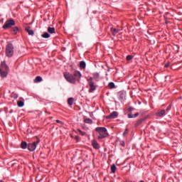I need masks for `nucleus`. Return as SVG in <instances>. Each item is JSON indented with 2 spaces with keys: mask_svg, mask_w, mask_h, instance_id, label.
I'll use <instances>...</instances> for the list:
<instances>
[{
  "mask_svg": "<svg viewBox=\"0 0 182 182\" xmlns=\"http://www.w3.org/2000/svg\"><path fill=\"white\" fill-rule=\"evenodd\" d=\"M95 132H97L98 140L109 137V133L107 132V129H106V127H98L95 128Z\"/></svg>",
  "mask_w": 182,
  "mask_h": 182,
  "instance_id": "f257e3e1",
  "label": "nucleus"
},
{
  "mask_svg": "<svg viewBox=\"0 0 182 182\" xmlns=\"http://www.w3.org/2000/svg\"><path fill=\"white\" fill-rule=\"evenodd\" d=\"M8 72H9V67H8V65H6L5 61L1 62L0 66L1 77H6V76H8Z\"/></svg>",
  "mask_w": 182,
  "mask_h": 182,
  "instance_id": "f03ea898",
  "label": "nucleus"
},
{
  "mask_svg": "<svg viewBox=\"0 0 182 182\" xmlns=\"http://www.w3.org/2000/svg\"><path fill=\"white\" fill-rule=\"evenodd\" d=\"M87 82L90 86V89L88 90L89 93H93L96 89H97V85H96V82H95V80H93V77H90L87 80Z\"/></svg>",
  "mask_w": 182,
  "mask_h": 182,
  "instance_id": "7ed1b4c3",
  "label": "nucleus"
},
{
  "mask_svg": "<svg viewBox=\"0 0 182 182\" xmlns=\"http://www.w3.org/2000/svg\"><path fill=\"white\" fill-rule=\"evenodd\" d=\"M14 44L9 43L6 46V56L7 58H12L14 56Z\"/></svg>",
  "mask_w": 182,
  "mask_h": 182,
  "instance_id": "20e7f679",
  "label": "nucleus"
},
{
  "mask_svg": "<svg viewBox=\"0 0 182 182\" xmlns=\"http://www.w3.org/2000/svg\"><path fill=\"white\" fill-rule=\"evenodd\" d=\"M63 76L69 83H76V78L75 76H73V75L70 74V73H64Z\"/></svg>",
  "mask_w": 182,
  "mask_h": 182,
  "instance_id": "39448f33",
  "label": "nucleus"
},
{
  "mask_svg": "<svg viewBox=\"0 0 182 182\" xmlns=\"http://www.w3.org/2000/svg\"><path fill=\"white\" fill-rule=\"evenodd\" d=\"M39 143H41L40 139H37L36 141H34L33 143H29L28 144V150H29V151H35V150H36V147L38 146Z\"/></svg>",
  "mask_w": 182,
  "mask_h": 182,
  "instance_id": "423d86ee",
  "label": "nucleus"
},
{
  "mask_svg": "<svg viewBox=\"0 0 182 182\" xmlns=\"http://www.w3.org/2000/svg\"><path fill=\"white\" fill-rule=\"evenodd\" d=\"M15 21L14 19L7 20L3 26V29H8L14 26Z\"/></svg>",
  "mask_w": 182,
  "mask_h": 182,
  "instance_id": "0eeeda50",
  "label": "nucleus"
},
{
  "mask_svg": "<svg viewBox=\"0 0 182 182\" xmlns=\"http://www.w3.org/2000/svg\"><path fill=\"white\" fill-rule=\"evenodd\" d=\"M119 117V112L114 111L109 115L107 116L106 119H116Z\"/></svg>",
  "mask_w": 182,
  "mask_h": 182,
  "instance_id": "6e6552de",
  "label": "nucleus"
},
{
  "mask_svg": "<svg viewBox=\"0 0 182 182\" xmlns=\"http://www.w3.org/2000/svg\"><path fill=\"white\" fill-rule=\"evenodd\" d=\"M146 120V118H141L136 121V122L134 124L135 127H139V126H141V124H143L144 122Z\"/></svg>",
  "mask_w": 182,
  "mask_h": 182,
  "instance_id": "1a4fd4ad",
  "label": "nucleus"
},
{
  "mask_svg": "<svg viewBox=\"0 0 182 182\" xmlns=\"http://www.w3.org/2000/svg\"><path fill=\"white\" fill-rule=\"evenodd\" d=\"M92 146L94 147L96 150H99L100 149V145H99V143H97V141L96 139H93L92 141Z\"/></svg>",
  "mask_w": 182,
  "mask_h": 182,
  "instance_id": "9d476101",
  "label": "nucleus"
},
{
  "mask_svg": "<svg viewBox=\"0 0 182 182\" xmlns=\"http://www.w3.org/2000/svg\"><path fill=\"white\" fill-rule=\"evenodd\" d=\"M74 77L75 78V80H79L80 77H82V74L80 73V71L75 70L74 72Z\"/></svg>",
  "mask_w": 182,
  "mask_h": 182,
  "instance_id": "9b49d317",
  "label": "nucleus"
},
{
  "mask_svg": "<svg viewBox=\"0 0 182 182\" xmlns=\"http://www.w3.org/2000/svg\"><path fill=\"white\" fill-rule=\"evenodd\" d=\"M111 32H112V35L113 36H116V35H117V33H119V32H120V29L119 28H111Z\"/></svg>",
  "mask_w": 182,
  "mask_h": 182,
  "instance_id": "f8f14e48",
  "label": "nucleus"
},
{
  "mask_svg": "<svg viewBox=\"0 0 182 182\" xmlns=\"http://www.w3.org/2000/svg\"><path fill=\"white\" fill-rule=\"evenodd\" d=\"M164 114H166V110H164V109H162L156 113V116L157 117H163V116H164Z\"/></svg>",
  "mask_w": 182,
  "mask_h": 182,
  "instance_id": "ddd939ff",
  "label": "nucleus"
},
{
  "mask_svg": "<svg viewBox=\"0 0 182 182\" xmlns=\"http://www.w3.org/2000/svg\"><path fill=\"white\" fill-rule=\"evenodd\" d=\"M26 32H28V35H31V36H33L35 35V32L31 29V26H27L26 28Z\"/></svg>",
  "mask_w": 182,
  "mask_h": 182,
  "instance_id": "4468645a",
  "label": "nucleus"
},
{
  "mask_svg": "<svg viewBox=\"0 0 182 182\" xmlns=\"http://www.w3.org/2000/svg\"><path fill=\"white\" fill-rule=\"evenodd\" d=\"M139 114H140L139 112H136L134 114L129 113V114H128V119H134L136 117H138V116H139Z\"/></svg>",
  "mask_w": 182,
  "mask_h": 182,
  "instance_id": "2eb2a0df",
  "label": "nucleus"
},
{
  "mask_svg": "<svg viewBox=\"0 0 182 182\" xmlns=\"http://www.w3.org/2000/svg\"><path fill=\"white\" fill-rule=\"evenodd\" d=\"M48 33H56V30L53 27H48Z\"/></svg>",
  "mask_w": 182,
  "mask_h": 182,
  "instance_id": "dca6fc26",
  "label": "nucleus"
},
{
  "mask_svg": "<svg viewBox=\"0 0 182 182\" xmlns=\"http://www.w3.org/2000/svg\"><path fill=\"white\" fill-rule=\"evenodd\" d=\"M93 76V80L95 79V80H99V77H100V74H99V73H94L92 74Z\"/></svg>",
  "mask_w": 182,
  "mask_h": 182,
  "instance_id": "f3484780",
  "label": "nucleus"
},
{
  "mask_svg": "<svg viewBox=\"0 0 182 182\" xmlns=\"http://www.w3.org/2000/svg\"><path fill=\"white\" fill-rule=\"evenodd\" d=\"M19 31V28L18 26H15L12 28L11 32L14 34L16 35Z\"/></svg>",
  "mask_w": 182,
  "mask_h": 182,
  "instance_id": "a211bd4d",
  "label": "nucleus"
},
{
  "mask_svg": "<svg viewBox=\"0 0 182 182\" xmlns=\"http://www.w3.org/2000/svg\"><path fill=\"white\" fill-rule=\"evenodd\" d=\"M41 36L44 39H48V38H50V34H49V33H48V32H45L44 33L42 34Z\"/></svg>",
  "mask_w": 182,
  "mask_h": 182,
  "instance_id": "6ab92c4d",
  "label": "nucleus"
},
{
  "mask_svg": "<svg viewBox=\"0 0 182 182\" xmlns=\"http://www.w3.org/2000/svg\"><path fill=\"white\" fill-rule=\"evenodd\" d=\"M116 170H117V168L116 167V165L115 164H112L111 166V173L114 174V173H116Z\"/></svg>",
  "mask_w": 182,
  "mask_h": 182,
  "instance_id": "aec40b11",
  "label": "nucleus"
},
{
  "mask_svg": "<svg viewBox=\"0 0 182 182\" xmlns=\"http://www.w3.org/2000/svg\"><path fill=\"white\" fill-rule=\"evenodd\" d=\"M42 81V77L41 76H37L35 80H34V83H39L40 82Z\"/></svg>",
  "mask_w": 182,
  "mask_h": 182,
  "instance_id": "412c9836",
  "label": "nucleus"
},
{
  "mask_svg": "<svg viewBox=\"0 0 182 182\" xmlns=\"http://www.w3.org/2000/svg\"><path fill=\"white\" fill-rule=\"evenodd\" d=\"M21 146V149H28V143H26V141H22Z\"/></svg>",
  "mask_w": 182,
  "mask_h": 182,
  "instance_id": "4be33fe9",
  "label": "nucleus"
},
{
  "mask_svg": "<svg viewBox=\"0 0 182 182\" xmlns=\"http://www.w3.org/2000/svg\"><path fill=\"white\" fill-rule=\"evenodd\" d=\"M80 69H85L86 68V63L85 61H81L80 63Z\"/></svg>",
  "mask_w": 182,
  "mask_h": 182,
  "instance_id": "5701e85b",
  "label": "nucleus"
},
{
  "mask_svg": "<svg viewBox=\"0 0 182 182\" xmlns=\"http://www.w3.org/2000/svg\"><path fill=\"white\" fill-rule=\"evenodd\" d=\"M73 102H75V99H73V97H70L68 100V103L70 106H72V105H73Z\"/></svg>",
  "mask_w": 182,
  "mask_h": 182,
  "instance_id": "b1692460",
  "label": "nucleus"
},
{
  "mask_svg": "<svg viewBox=\"0 0 182 182\" xmlns=\"http://www.w3.org/2000/svg\"><path fill=\"white\" fill-rule=\"evenodd\" d=\"M24 105H25V102H23V101H18L17 102V106L18 107H23Z\"/></svg>",
  "mask_w": 182,
  "mask_h": 182,
  "instance_id": "393cba45",
  "label": "nucleus"
},
{
  "mask_svg": "<svg viewBox=\"0 0 182 182\" xmlns=\"http://www.w3.org/2000/svg\"><path fill=\"white\" fill-rule=\"evenodd\" d=\"M85 123H87L88 124H92L93 123V121L90 119V118H86L84 119Z\"/></svg>",
  "mask_w": 182,
  "mask_h": 182,
  "instance_id": "a878e982",
  "label": "nucleus"
},
{
  "mask_svg": "<svg viewBox=\"0 0 182 182\" xmlns=\"http://www.w3.org/2000/svg\"><path fill=\"white\" fill-rule=\"evenodd\" d=\"M108 87L109 89H114V87H116V86L114 85V82H111L108 84Z\"/></svg>",
  "mask_w": 182,
  "mask_h": 182,
  "instance_id": "bb28decb",
  "label": "nucleus"
},
{
  "mask_svg": "<svg viewBox=\"0 0 182 182\" xmlns=\"http://www.w3.org/2000/svg\"><path fill=\"white\" fill-rule=\"evenodd\" d=\"M124 97H125L124 93L120 92V93H119V100H120L121 102H123V101L124 100Z\"/></svg>",
  "mask_w": 182,
  "mask_h": 182,
  "instance_id": "cd10ccee",
  "label": "nucleus"
},
{
  "mask_svg": "<svg viewBox=\"0 0 182 182\" xmlns=\"http://www.w3.org/2000/svg\"><path fill=\"white\" fill-rule=\"evenodd\" d=\"M19 96L18 95V94L15 93V92H13L11 94V97H13V99H18Z\"/></svg>",
  "mask_w": 182,
  "mask_h": 182,
  "instance_id": "c85d7f7f",
  "label": "nucleus"
},
{
  "mask_svg": "<svg viewBox=\"0 0 182 182\" xmlns=\"http://www.w3.org/2000/svg\"><path fill=\"white\" fill-rule=\"evenodd\" d=\"M77 132H79V133H80V134H81V136H86V132H82V130H80V129H77Z\"/></svg>",
  "mask_w": 182,
  "mask_h": 182,
  "instance_id": "c756f323",
  "label": "nucleus"
},
{
  "mask_svg": "<svg viewBox=\"0 0 182 182\" xmlns=\"http://www.w3.org/2000/svg\"><path fill=\"white\" fill-rule=\"evenodd\" d=\"M133 110H134V108L133 107H129L128 108V112H129V113H132V112H133Z\"/></svg>",
  "mask_w": 182,
  "mask_h": 182,
  "instance_id": "7c9ffc66",
  "label": "nucleus"
},
{
  "mask_svg": "<svg viewBox=\"0 0 182 182\" xmlns=\"http://www.w3.org/2000/svg\"><path fill=\"white\" fill-rule=\"evenodd\" d=\"M133 59V55H127V60H132Z\"/></svg>",
  "mask_w": 182,
  "mask_h": 182,
  "instance_id": "2f4dec72",
  "label": "nucleus"
},
{
  "mask_svg": "<svg viewBox=\"0 0 182 182\" xmlns=\"http://www.w3.org/2000/svg\"><path fill=\"white\" fill-rule=\"evenodd\" d=\"M129 133V130L127 129H125V131L123 133V136H126Z\"/></svg>",
  "mask_w": 182,
  "mask_h": 182,
  "instance_id": "473e14b6",
  "label": "nucleus"
},
{
  "mask_svg": "<svg viewBox=\"0 0 182 182\" xmlns=\"http://www.w3.org/2000/svg\"><path fill=\"white\" fill-rule=\"evenodd\" d=\"M75 140L76 141H80V137H79V136H75Z\"/></svg>",
  "mask_w": 182,
  "mask_h": 182,
  "instance_id": "72a5a7b5",
  "label": "nucleus"
},
{
  "mask_svg": "<svg viewBox=\"0 0 182 182\" xmlns=\"http://www.w3.org/2000/svg\"><path fill=\"white\" fill-rule=\"evenodd\" d=\"M168 110H171V105L167 107L166 111L168 112Z\"/></svg>",
  "mask_w": 182,
  "mask_h": 182,
  "instance_id": "f704fd0d",
  "label": "nucleus"
},
{
  "mask_svg": "<svg viewBox=\"0 0 182 182\" xmlns=\"http://www.w3.org/2000/svg\"><path fill=\"white\" fill-rule=\"evenodd\" d=\"M120 144L122 147H124V141H120Z\"/></svg>",
  "mask_w": 182,
  "mask_h": 182,
  "instance_id": "c9c22d12",
  "label": "nucleus"
},
{
  "mask_svg": "<svg viewBox=\"0 0 182 182\" xmlns=\"http://www.w3.org/2000/svg\"><path fill=\"white\" fill-rule=\"evenodd\" d=\"M55 122H56V123H60V124H63V122H62V121H60L59 119H57Z\"/></svg>",
  "mask_w": 182,
  "mask_h": 182,
  "instance_id": "e433bc0d",
  "label": "nucleus"
},
{
  "mask_svg": "<svg viewBox=\"0 0 182 182\" xmlns=\"http://www.w3.org/2000/svg\"><path fill=\"white\" fill-rule=\"evenodd\" d=\"M170 66V63H167L166 65H165V68H169Z\"/></svg>",
  "mask_w": 182,
  "mask_h": 182,
  "instance_id": "4c0bfd02",
  "label": "nucleus"
}]
</instances>
